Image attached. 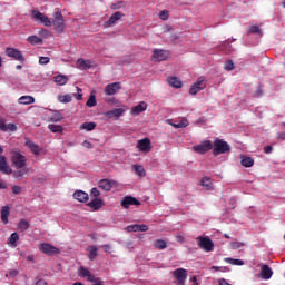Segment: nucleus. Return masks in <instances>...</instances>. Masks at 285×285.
<instances>
[{"instance_id":"nucleus-7","label":"nucleus","mask_w":285,"mask_h":285,"mask_svg":"<svg viewBox=\"0 0 285 285\" xmlns=\"http://www.w3.org/2000/svg\"><path fill=\"white\" fill-rule=\"evenodd\" d=\"M193 150L198 155H206V153H209V150H213V141L205 140L202 144L194 146Z\"/></svg>"},{"instance_id":"nucleus-25","label":"nucleus","mask_w":285,"mask_h":285,"mask_svg":"<svg viewBox=\"0 0 285 285\" xmlns=\"http://www.w3.org/2000/svg\"><path fill=\"white\" fill-rule=\"evenodd\" d=\"M18 104H21L22 106H30V104H35V97L22 96L19 98Z\"/></svg>"},{"instance_id":"nucleus-29","label":"nucleus","mask_w":285,"mask_h":285,"mask_svg":"<svg viewBox=\"0 0 285 285\" xmlns=\"http://www.w3.org/2000/svg\"><path fill=\"white\" fill-rule=\"evenodd\" d=\"M88 250H89V256H88L89 261L95 262V259H97V255H99L97 246H95V245L89 246Z\"/></svg>"},{"instance_id":"nucleus-38","label":"nucleus","mask_w":285,"mask_h":285,"mask_svg":"<svg viewBox=\"0 0 285 285\" xmlns=\"http://www.w3.org/2000/svg\"><path fill=\"white\" fill-rule=\"evenodd\" d=\"M48 129L51 132H63V126H61V125L49 124Z\"/></svg>"},{"instance_id":"nucleus-49","label":"nucleus","mask_w":285,"mask_h":285,"mask_svg":"<svg viewBox=\"0 0 285 285\" xmlns=\"http://www.w3.org/2000/svg\"><path fill=\"white\" fill-rule=\"evenodd\" d=\"M6 128H7V132H8V130H9V132H17V125H14L12 122L8 124L6 126Z\"/></svg>"},{"instance_id":"nucleus-59","label":"nucleus","mask_w":285,"mask_h":285,"mask_svg":"<svg viewBox=\"0 0 285 285\" xmlns=\"http://www.w3.org/2000/svg\"><path fill=\"white\" fill-rule=\"evenodd\" d=\"M264 153H266V155H271V153H273V146H271V145L265 146Z\"/></svg>"},{"instance_id":"nucleus-58","label":"nucleus","mask_w":285,"mask_h":285,"mask_svg":"<svg viewBox=\"0 0 285 285\" xmlns=\"http://www.w3.org/2000/svg\"><path fill=\"white\" fill-rule=\"evenodd\" d=\"M121 3L122 2L112 3L110 6V10H119V8H121Z\"/></svg>"},{"instance_id":"nucleus-53","label":"nucleus","mask_w":285,"mask_h":285,"mask_svg":"<svg viewBox=\"0 0 285 285\" xmlns=\"http://www.w3.org/2000/svg\"><path fill=\"white\" fill-rule=\"evenodd\" d=\"M61 119H63V116L60 112H58L53 115V117L51 118V121L57 122V121H61Z\"/></svg>"},{"instance_id":"nucleus-36","label":"nucleus","mask_w":285,"mask_h":285,"mask_svg":"<svg viewBox=\"0 0 285 285\" xmlns=\"http://www.w3.org/2000/svg\"><path fill=\"white\" fill-rule=\"evenodd\" d=\"M57 99L60 104H70V101H72V96L70 94L59 95Z\"/></svg>"},{"instance_id":"nucleus-39","label":"nucleus","mask_w":285,"mask_h":285,"mask_svg":"<svg viewBox=\"0 0 285 285\" xmlns=\"http://www.w3.org/2000/svg\"><path fill=\"white\" fill-rule=\"evenodd\" d=\"M225 262L227 264H232L233 266H244V261L237 258H225Z\"/></svg>"},{"instance_id":"nucleus-16","label":"nucleus","mask_w":285,"mask_h":285,"mask_svg":"<svg viewBox=\"0 0 285 285\" xmlns=\"http://www.w3.org/2000/svg\"><path fill=\"white\" fill-rule=\"evenodd\" d=\"M259 276L262 277V279H271L273 277V269L271 268V266L262 265Z\"/></svg>"},{"instance_id":"nucleus-11","label":"nucleus","mask_w":285,"mask_h":285,"mask_svg":"<svg viewBox=\"0 0 285 285\" xmlns=\"http://www.w3.org/2000/svg\"><path fill=\"white\" fill-rule=\"evenodd\" d=\"M122 208H130V206H141V202L132 196H125L120 203Z\"/></svg>"},{"instance_id":"nucleus-50","label":"nucleus","mask_w":285,"mask_h":285,"mask_svg":"<svg viewBox=\"0 0 285 285\" xmlns=\"http://www.w3.org/2000/svg\"><path fill=\"white\" fill-rule=\"evenodd\" d=\"M39 63H40V66H46V65L50 63V58H48V57H40L39 58Z\"/></svg>"},{"instance_id":"nucleus-18","label":"nucleus","mask_w":285,"mask_h":285,"mask_svg":"<svg viewBox=\"0 0 285 285\" xmlns=\"http://www.w3.org/2000/svg\"><path fill=\"white\" fill-rule=\"evenodd\" d=\"M153 58L157 59V61H166L168 59V51L161 49H155L153 53Z\"/></svg>"},{"instance_id":"nucleus-3","label":"nucleus","mask_w":285,"mask_h":285,"mask_svg":"<svg viewBox=\"0 0 285 285\" xmlns=\"http://www.w3.org/2000/svg\"><path fill=\"white\" fill-rule=\"evenodd\" d=\"M26 156L21 155V153L16 151L12 156H11V164L13 167L17 168V170H21L23 168H26Z\"/></svg>"},{"instance_id":"nucleus-45","label":"nucleus","mask_w":285,"mask_h":285,"mask_svg":"<svg viewBox=\"0 0 285 285\" xmlns=\"http://www.w3.org/2000/svg\"><path fill=\"white\" fill-rule=\"evenodd\" d=\"M224 69L227 70L228 72H230V70L235 69V62H233V60H227L225 62Z\"/></svg>"},{"instance_id":"nucleus-5","label":"nucleus","mask_w":285,"mask_h":285,"mask_svg":"<svg viewBox=\"0 0 285 285\" xmlns=\"http://www.w3.org/2000/svg\"><path fill=\"white\" fill-rule=\"evenodd\" d=\"M39 250H40V253H43V255H48V257H52V256L59 255L61 253V249H59V248H57L53 245L48 244V243H42L39 246Z\"/></svg>"},{"instance_id":"nucleus-34","label":"nucleus","mask_w":285,"mask_h":285,"mask_svg":"<svg viewBox=\"0 0 285 285\" xmlns=\"http://www.w3.org/2000/svg\"><path fill=\"white\" fill-rule=\"evenodd\" d=\"M168 83L171 86V88H181L183 86L181 80H179L177 77L169 78Z\"/></svg>"},{"instance_id":"nucleus-2","label":"nucleus","mask_w":285,"mask_h":285,"mask_svg":"<svg viewBox=\"0 0 285 285\" xmlns=\"http://www.w3.org/2000/svg\"><path fill=\"white\" fill-rule=\"evenodd\" d=\"M196 240L198 242V247L202 250H205V253H213V250H215V243H213V239H210V237L198 236Z\"/></svg>"},{"instance_id":"nucleus-14","label":"nucleus","mask_w":285,"mask_h":285,"mask_svg":"<svg viewBox=\"0 0 285 285\" xmlns=\"http://www.w3.org/2000/svg\"><path fill=\"white\" fill-rule=\"evenodd\" d=\"M0 173H3L4 175H12V169L8 166L6 156H0Z\"/></svg>"},{"instance_id":"nucleus-22","label":"nucleus","mask_w":285,"mask_h":285,"mask_svg":"<svg viewBox=\"0 0 285 285\" xmlns=\"http://www.w3.org/2000/svg\"><path fill=\"white\" fill-rule=\"evenodd\" d=\"M124 17V13L117 11L114 14L110 16L109 20L106 22L108 27L115 26L117 21H119Z\"/></svg>"},{"instance_id":"nucleus-37","label":"nucleus","mask_w":285,"mask_h":285,"mask_svg":"<svg viewBox=\"0 0 285 285\" xmlns=\"http://www.w3.org/2000/svg\"><path fill=\"white\" fill-rule=\"evenodd\" d=\"M173 128H186L188 126V119L183 118L179 122H170Z\"/></svg>"},{"instance_id":"nucleus-54","label":"nucleus","mask_w":285,"mask_h":285,"mask_svg":"<svg viewBox=\"0 0 285 285\" xmlns=\"http://www.w3.org/2000/svg\"><path fill=\"white\" fill-rule=\"evenodd\" d=\"M87 277H88V282H94L95 284H97L98 282H101L99 278L95 277L92 273H90Z\"/></svg>"},{"instance_id":"nucleus-55","label":"nucleus","mask_w":285,"mask_h":285,"mask_svg":"<svg viewBox=\"0 0 285 285\" xmlns=\"http://www.w3.org/2000/svg\"><path fill=\"white\" fill-rule=\"evenodd\" d=\"M6 126V120L0 119V130H2V132H8V128Z\"/></svg>"},{"instance_id":"nucleus-57","label":"nucleus","mask_w":285,"mask_h":285,"mask_svg":"<svg viewBox=\"0 0 285 285\" xmlns=\"http://www.w3.org/2000/svg\"><path fill=\"white\" fill-rule=\"evenodd\" d=\"M91 197H99L100 193L99 189H97L96 187L91 188Z\"/></svg>"},{"instance_id":"nucleus-60","label":"nucleus","mask_w":285,"mask_h":285,"mask_svg":"<svg viewBox=\"0 0 285 285\" xmlns=\"http://www.w3.org/2000/svg\"><path fill=\"white\" fill-rule=\"evenodd\" d=\"M212 271H220L222 273H226L228 269L226 267L212 266Z\"/></svg>"},{"instance_id":"nucleus-24","label":"nucleus","mask_w":285,"mask_h":285,"mask_svg":"<svg viewBox=\"0 0 285 285\" xmlns=\"http://www.w3.org/2000/svg\"><path fill=\"white\" fill-rule=\"evenodd\" d=\"M92 62L90 60H85V59H79L77 61V66L78 68H80V70H90V68H92Z\"/></svg>"},{"instance_id":"nucleus-20","label":"nucleus","mask_w":285,"mask_h":285,"mask_svg":"<svg viewBox=\"0 0 285 285\" xmlns=\"http://www.w3.org/2000/svg\"><path fill=\"white\" fill-rule=\"evenodd\" d=\"M89 208H92L94 210H99L104 206V199L101 198H95L91 202L87 204Z\"/></svg>"},{"instance_id":"nucleus-64","label":"nucleus","mask_w":285,"mask_h":285,"mask_svg":"<svg viewBox=\"0 0 285 285\" xmlns=\"http://www.w3.org/2000/svg\"><path fill=\"white\" fill-rule=\"evenodd\" d=\"M36 285H48V283L43 278H40L36 282Z\"/></svg>"},{"instance_id":"nucleus-47","label":"nucleus","mask_w":285,"mask_h":285,"mask_svg":"<svg viewBox=\"0 0 285 285\" xmlns=\"http://www.w3.org/2000/svg\"><path fill=\"white\" fill-rule=\"evenodd\" d=\"M88 275H90V269H88L86 267H80L79 276L80 277H88Z\"/></svg>"},{"instance_id":"nucleus-9","label":"nucleus","mask_w":285,"mask_h":285,"mask_svg":"<svg viewBox=\"0 0 285 285\" xmlns=\"http://www.w3.org/2000/svg\"><path fill=\"white\" fill-rule=\"evenodd\" d=\"M31 17L36 21H40V23H43V26H46L47 28H50V26H52V21H50V18H48V16L41 13L39 10H33L31 12Z\"/></svg>"},{"instance_id":"nucleus-51","label":"nucleus","mask_w":285,"mask_h":285,"mask_svg":"<svg viewBox=\"0 0 285 285\" xmlns=\"http://www.w3.org/2000/svg\"><path fill=\"white\" fill-rule=\"evenodd\" d=\"M263 95H264V90H262V87H257V89L253 94V97L259 98Z\"/></svg>"},{"instance_id":"nucleus-32","label":"nucleus","mask_w":285,"mask_h":285,"mask_svg":"<svg viewBox=\"0 0 285 285\" xmlns=\"http://www.w3.org/2000/svg\"><path fill=\"white\" fill-rule=\"evenodd\" d=\"M97 128L96 122H83L80 125V130H86L87 132H91V130H95Z\"/></svg>"},{"instance_id":"nucleus-12","label":"nucleus","mask_w":285,"mask_h":285,"mask_svg":"<svg viewBox=\"0 0 285 285\" xmlns=\"http://www.w3.org/2000/svg\"><path fill=\"white\" fill-rule=\"evenodd\" d=\"M120 90H121V82H112L106 86L105 94L108 97H112V95H117V92Z\"/></svg>"},{"instance_id":"nucleus-1","label":"nucleus","mask_w":285,"mask_h":285,"mask_svg":"<svg viewBox=\"0 0 285 285\" xmlns=\"http://www.w3.org/2000/svg\"><path fill=\"white\" fill-rule=\"evenodd\" d=\"M212 150L214 157L226 155V153H230V145H228L226 140L217 138L214 140Z\"/></svg>"},{"instance_id":"nucleus-52","label":"nucleus","mask_w":285,"mask_h":285,"mask_svg":"<svg viewBox=\"0 0 285 285\" xmlns=\"http://www.w3.org/2000/svg\"><path fill=\"white\" fill-rule=\"evenodd\" d=\"M159 17H160V19H161L163 21L168 20V17H169L168 11H167V10L160 11Z\"/></svg>"},{"instance_id":"nucleus-46","label":"nucleus","mask_w":285,"mask_h":285,"mask_svg":"<svg viewBox=\"0 0 285 285\" xmlns=\"http://www.w3.org/2000/svg\"><path fill=\"white\" fill-rule=\"evenodd\" d=\"M127 232L128 233H139V225L135 224V225L127 226Z\"/></svg>"},{"instance_id":"nucleus-35","label":"nucleus","mask_w":285,"mask_h":285,"mask_svg":"<svg viewBox=\"0 0 285 285\" xmlns=\"http://www.w3.org/2000/svg\"><path fill=\"white\" fill-rule=\"evenodd\" d=\"M202 186L206 188V190H213V181L209 177L202 178Z\"/></svg>"},{"instance_id":"nucleus-41","label":"nucleus","mask_w":285,"mask_h":285,"mask_svg":"<svg viewBox=\"0 0 285 285\" xmlns=\"http://www.w3.org/2000/svg\"><path fill=\"white\" fill-rule=\"evenodd\" d=\"M247 35H259L262 37V28H259V26H252Z\"/></svg>"},{"instance_id":"nucleus-48","label":"nucleus","mask_w":285,"mask_h":285,"mask_svg":"<svg viewBox=\"0 0 285 285\" xmlns=\"http://www.w3.org/2000/svg\"><path fill=\"white\" fill-rule=\"evenodd\" d=\"M77 92L78 94H73V97H76L77 101H81V99H83V94H81L82 92L81 88L77 87Z\"/></svg>"},{"instance_id":"nucleus-31","label":"nucleus","mask_w":285,"mask_h":285,"mask_svg":"<svg viewBox=\"0 0 285 285\" xmlns=\"http://www.w3.org/2000/svg\"><path fill=\"white\" fill-rule=\"evenodd\" d=\"M240 164L245 168H253V166L255 165V160L250 157H243Z\"/></svg>"},{"instance_id":"nucleus-63","label":"nucleus","mask_w":285,"mask_h":285,"mask_svg":"<svg viewBox=\"0 0 285 285\" xmlns=\"http://www.w3.org/2000/svg\"><path fill=\"white\" fill-rule=\"evenodd\" d=\"M12 193H13V195H19V193H21V187H19V186H13V187H12Z\"/></svg>"},{"instance_id":"nucleus-43","label":"nucleus","mask_w":285,"mask_h":285,"mask_svg":"<svg viewBox=\"0 0 285 285\" xmlns=\"http://www.w3.org/2000/svg\"><path fill=\"white\" fill-rule=\"evenodd\" d=\"M18 228L20 230H28L30 228V223H28L26 219H21L18 224Z\"/></svg>"},{"instance_id":"nucleus-4","label":"nucleus","mask_w":285,"mask_h":285,"mask_svg":"<svg viewBox=\"0 0 285 285\" xmlns=\"http://www.w3.org/2000/svg\"><path fill=\"white\" fill-rule=\"evenodd\" d=\"M174 279H176L174 283L177 285H185L186 279H188V271L185 268H177L173 272Z\"/></svg>"},{"instance_id":"nucleus-6","label":"nucleus","mask_w":285,"mask_h":285,"mask_svg":"<svg viewBox=\"0 0 285 285\" xmlns=\"http://www.w3.org/2000/svg\"><path fill=\"white\" fill-rule=\"evenodd\" d=\"M52 23L56 32H63V29L66 28V21L63 20V14H61V11L55 12Z\"/></svg>"},{"instance_id":"nucleus-21","label":"nucleus","mask_w":285,"mask_h":285,"mask_svg":"<svg viewBox=\"0 0 285 285\" xmlns=\"http://www.w3.org/2000/svg\"><path fill=\"white\" fill-rule=\"evenodd\" d=\"M24 146L33 153V155H39L41 153V148H39V145L35 144L32 140H27L24 142Z\"/></svg>"},{"instance_id":"nucleus-44","label":"nucleus","mask_w":285,"mask_h":285,"mask_svg":"<svg viewBox=\"0 0 285 285\" xmlns=\"http://www.w3.org/2000/svg\"><path fill=\"white\" fill-rule=\"evenodd\" d=\"M27 174H28V169H20L13 173V177L16 179H21V177H23V175H27Z\"/></svg>"},{"instance_id":"nucleus-19","label":"nucleus","mask_w":285,"mask_h":285,"mask_svg":"<svg viewBox=\"0 0 285 285\" xmlns=\"http://www.w3.org/2000/svg\"><path fill=\"white\" fill-rule=\"evenodd\" d=\"M73 198H76L77 202H80L81 204H86L90 197L88 196V193L83 190H76L73 193Z\"/></svg>"},{"instance_id":"nucleus-56","label":"nucleus","mask_w":285,"mask_h":285,"mask_svg":"<svg viewBox=\"0 0 285 285\" xmlns=\"http://www.w3.org/2000/svg\"><path fill=\"white\" fill-rule=\"evenodd\" d=\"M240 246H244V243H239V242H234V243H232V248H233V250H238V248H239Z\"/></svg>"},{"instance_id":"nucleus-23","label":"nucleus","mask_w":285,"mask_h":285,"mask_svg":"<svg viewBox=\"0 0 285 285\" xmlns=\"http://www.w3.org/2000/svg\"><path fill=\"white\" fill-rule=\"evenodd\" d=\"M98 188H101V190H106V193H109V190L112 189V183L108 179H101L98 183Z\"/></svg>"},{"instance_id":"nucleus-10","label":"nucleus","mask_w":285,"mask_h":285,"mask_svg":"<svg viewBox=\"0 0 285 285\" xmlns=\"http://www.w3.org/2000/svg\"><path fill=\"white\" fill-rule=\"evenodd\" d=\"M206 88V78L204 76H200L197 81L191 85L189 89V95H197V92H200V90H204Z\"/></svg>"},{"instance_id":"nucleus-40","label":"nucleus","mask_w":285,"mask_h":285,"mask_svg":"<svg viewBox=\"0 0 285 285\" xmlns=\"http://www.w3.org/2000/svg\"><path fill=\"white\" fill-rule=\"evenodd\" d=\"M134 170H135L136 175H138V177H146V170L144 169V167L141 165H135Z\"/></svg>"},{"instance_id":"nucleus-17","label":"nucleus","mask_w":285,"mask_h":285,"mask_svg":"<svg viewBox=\"0 0 285 285\" xmlns=\"http://www.w3.org/2000/svg\"><path fill=\"white\" fill-rule=\"evenodd\" d=\"M148 109V104L146 101H140L137 106L131 108V115H141V112H146Z\"/></svg>"},{"instance_id":"nucleus-8","label":"nucleus","mask_w":285,"mask_h":285,"mask_svg":"<svg viewBox=\"0 0 285 285\" xmlns=\"http://www.w3.org/2000/svg\"><path fill=\"white\" fill-rule=\"evenodd\" d=\"M6 55L7 57L14 59V61H20L21 63L26 62V58L23 57V53H21L19 49L8 47L6 49Z\"/></svg>"},{"instance_id":"nucleus-61","label":"nucleus","mask_w":285,"mask_h":285,"mask_svg":"<svg viewBox=\"0 0 285 285\" xmlns=\"http://www.w3.org/2000/svg\"><path fill=\"white\" fill-rule=\"evenodd\" d=\"M82 146H83L85 148H88V150H91V148H94V146L91 145V142L88 141V140H85V141L82 142Z\"/></svg>"},{"instance_id":"nucleus-33","label":"nucleus","mask_w":285,"mask_h":285,"mask_svg":"<svg viewBox=\"0 0 285 285\" xmlns=\"http://www.w3.org/2000/svg\"><path fill=\"white\" fill-rule=\"evenodd\" d=\"M88 108H95L97 106V97L95 96V91H92L86 102Z\"/></svg>"},{"instance_id":"nucleus-13","label":"nucleus","mask_w":285,"mask_h":285,"mask_svg":"<svg viewBox=\"0 0 285 285\" xmlns=\"http://www.w3.org/2000/svg\"><path fill=\"white\" fill-rule=\"evenodd\" d=\"M137 148L140 153H150V150H153V146H150V140L148 138L138 140Z\"/></svg>"},{"instance_id":"nucleus-15","label":"nucleus","mask_w":285,"mask_h":285,"mask_svg":"<svg viewBox=\"0 0 285 285\" xmlns=\"http://www.w3.org/2000/svg\"><path fill=\"white\" fill-rule=\"evenodd\" d=\"M124 112H126V110H124V108H116L114 110H109V111L105 112V117L107 119H114V117L116 119H119V117H121V115H124Z\"/></svg>"},{"instance_id":"nucleus-62","label":"nucleus","mask_w":285,"mask_h":285,"mask_svg":"<svg viewBox=\"0 0 285 285\" xmlns=\"http://www.w3.org/2000/svg\"><path fill=\"white\" fill-rule=\"evenodd\" d=\"M147 230H148V225L146 224L139 225V233H146Z\"/></svg>"},{"instance_id":"nucleus-28","label":"nucleus","mask_w":285,"mask_h":285,"mask_svg":"<svg viewBox=\"0 0 285 285\" xmlns=\"http://www.w3.org/2000/svg\"><path fill=\"white\" fill-rule=\"evenodd\" d=\"M17 242H19V234L12 233L8 238L7 244H10L11 248H17Z\"/></svg>"},{"instance_id":"nucleus-30","label":"nucleus","mask_w":285,"mask_h":285,"mask_svg":"<svg viewBox=\"0 0 285 285\" xmlns=\"http://www.w3.org/2000/svg\"><path fill=\"white\" fill-rule=\"evenodd\" d=\"M27 41L31 43V46H40L41 43H43V39L38 36H29L27 38Z\"/></svg>"},{"instance_id":"nucleus-27","label":"nucleus","mask_w":285,"mask_h":285,"mask_svg":"<svg viewBox=\"0 0 285 285\" xmlns=\"http://www.w3.org/2000/svg\"><path fill=\"white\" fill-rule=\"evenodd\" d=\"M53 81L55 83H57V86H66V83H68V77L63 75H58L53 77Z\"/></svg>"},{"instance_id":"nucleus-42","label":"nucleus","mask_w":285,"mask_h":285,"mask_svg":"<svg viewBox=\"0 0 285 285\" xmlns=\"http://www.w3.org/2000/svg\"><path fill=\"white\" fill-rule=\"evenodd\" d=\"M168 246V244L166 243V240L164 239H158L156 243H155V248H158V250H164L166 249Z\"/></svg>"},{"instance_id":"nucleus-26","label":"nucleus","mask_w":285,"mask_h":285,"mask_svg":"<svg viewBox=\"0 0 285 285\" xmlns=\"http://www.w3.org/2000/svg\"><path fill=\"white\" fill-rule=\"evenodd\" d=\"M8 217H10V206H2L1 208V220L8 224Z\"/></svg>"}]
</instances>
